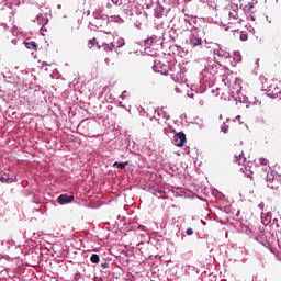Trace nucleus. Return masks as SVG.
<instances>
[{
    "label": "nucleus",
    "mask_w": 281,
    "mask_h": 281,
    "mask_svg": "<svg viewBox=\"0 0 281 281\" xmlns=\"http://www.w3.org/2000/svg\"><path fill=\"white\" fill-rule=\"evenodd\" d=\"M172 142L175 146H178V148H182V146H184L187 142L186 134L183 132L175 134Z\"/></svg>",
    "instance_id": "nucleus-1"
},
{
    "label": "nucleus",
    "mask_w": 281,
    "mask_h": 281,
    "mask_svg": "<svg viewBox=\"0 0 281 281\" xmlns=\"http://www.w3.org/2000/svg\"><path fill=\"white\" fill-rule=\"evenodd\" d=\"M236 23H240V15L238 14V10H231L228 12V25H236Z\"/></svg>",
    "instance_id": "nucleus-2"
},
{
    "label": "nucleus",
    "mask_w": 281,
    "mask_h": 281,
    "mask_svg": "<svg viewBox=\"0 0 281 281\" xmlns=\"http://www.w3.org/2000/svg\"><path fill=\"white\" fill-rule=\"evenodd\" d=\"M0 181L1 183H14L16 181V176L14 173H0Z\"/></svg>",
    "instance_id": "nucleus-3"
},
{
    "label": "nucleus",
    "mask_w": 281,
    "mask_h": 281,
    "mask_svg": "<svg viewBox=\"0 0 281 281\" xmlns=\"http://www.w3.org/2000/svg\"><path fill=\"white\" fill-rule=\"evenodd\" d=\"M278 179H280V176H278L276 172L273 171L268 172L266 176L267 187L269 188V186H271V183H273V181H277Z\"/></svg>",
    "instance_id": "nucleus-4"
},
{
    "label": "nucleus",
    "mask_w": 281,
    "mask_h": 281,
    "mask_svg": "<svg viewBox=\"0 0 281 281\" xmlns=\"http://www.w3.org/2000/svg\"><path fill=\"white\" fill-rule=\"evenodd\" d=\"M57 201L60 203V205H65L74 201V195L61 194L58 196Z\"/></svg>",
    "instance_id": "nucleus-5"
},
{
    "label": "nucleus",
    "mask_w": 281,
    "mask_h": 281,
    "mask_svg": "<svg viewBox=\"0 0 281 281\" xmlns=\"http://www.w3.org/2000/svg\"><path fill=\"white\" fill-rule=\"evenodd\" d=\"M268 91H271L274 98H280L281 87H279L278 83H273L268 87Z\"/></svg>",
    "instance_id": "nucleus-6"
},
{
    "label": "nucleus",
    "mask_w": 281,
    "mask_h": 281,
    "mask_svg": "<svg viewBox=\"0 0 281 281\" xmlns=\"http://www.w3.org/2000/svg\"><path fill=\"white\" fill-rule=\"evenodd\" d=\"M191 45L192 47H201V45H203V40H201V37H196V36H192L190 38Z\"/></svg>",
    "instance_id": "nucleus-7"
},
{
    "label": "nucleus",
    "mask_w": 281,
    "mask_h": 281,
    "mask_svg": "<svg viewBox=\"0 0 281 281\" xmlns=\"http://www.w3.org/2000/svg\"><path fill=\"white\" fill-rule=\"evenodd\" d=\"M235 162L238 164V166L245 164V156L243 155V150H239L235 154Z\"/></svg>",
    "instance_id": "nucleus-8"
},
{
    "label": "nucleus",
    "mask_w": 281,
    "mask_h": 281,
    "mask_svg": "<svg viewBox=\"0 0 281 281\" xmlns=\"http://www.w3.org/2000/svg\"><path fill=\"white\" fill-rule=\"evenodd\" d=\"M268 188H270V190H281V178L274 180Z\"/></svg>",
    "instance_id": "nucleus-9"
},
{
    "label": "nucleus",
    "mask_w": 281,
    "mask_h": 281,
    "mask_svg": "<svg viewBox=\"0 0 281 281\" xmlns=\"http://www.w3.org/2000/svg\"><path fill=\"white\" fill-rule=\"evenodd\" d=\"M154 16H156V19H161V16H164V7H156Z\"/></svg>",
    "instance_id": "nucleus-10"
},
{
    "label": "nucleus",
    "mask_w": 281,
    "mask_h": 281,
    "mask_svg": "<svg viewBox=\"0 0 281 281\" xmlns=\"http://www.w3.org/2000/svg\"><path fill=\"white\" fill-rule=\"evenodd\" d=\"M25 47L27 49H34V52H36V49L38 48V44H36V42L34 41H31L25 43Z\"/></svg>",
    "instance_id": "nucleus-11"
},
{
    "label": "nucleus",
    "mask_w": 281,
    "mask_h": 281,
    "mask_svg": "<svg viewBox=\"0 0 281 281\" xmlns=\"http://www.w3.org/2000/svg\"><path fill=\"white\" fill-rule=\"evenodd\" d=\"M128 164V161H125V162H114L113 164V167L114 168H119V170H124L126 168V165Z\"/></svg>",
    "instance_id": "nucleus-12"
},
{
    "label": "nucleus",
    "mask_w": 281,
    "mask_h": 281,
    "mask_svg": "<svg viewBox=\"0 0 281 281\" xmlns=\"http://www.w3.org/2000/svg\"><path fill=\"white\" fill-rule=\"evenodd\" d=\"M36 21H37L38 25H46V23H47V19H45V16H43V15H37Z\"/></svg>",
    "instance_id": "nucleus-13"
},
{
    "label": "nucleus",
    "mask_w": 281,
    "mask_h": 281,
    "mask_svg": "<svg viewBox=\"0 0 281 281\" xmlns=\"http://www.w3.org/2000/svg\"><path fill=\"white\" fill-rule=\"evenodd\" d=\"M105 52H113L115 44L113 42H110V44L103 45Z\"/></svg>",
    "instance_id": "nucleus-14"
},
{
    "label": "nucleus",
    "mask_w": 281,
    "mask_h": 281,
    "mask_svg": "<svg viewBox=\"0 0 281 281\" xmlns=\"http://www.w3.org/2000/svg\"><path fill=\"white\" fill-rule=\"evenodd\" d=\"M112 43L115 44V47H123V45L125 44L124 38L122 37L116 38V41L114 40Z\"/></svg>",
    "instance_id": "nucleus-15"
},
{
    "label": "nucleus",
    "mask_w": 281,
    "mask_h": 281,
    "mask_svg": "<svg viewBox=\"0 0 281 281\" xmlns=\"http://www.w3.org/2000/svg\"><path fill=\"white\" fill-rule=\"evenodd\" d=\"M90 260H91V262H93V265H98V262H100V256L93 254V255L90 257Z\"/></svg>",
    "instance_id": "nucleus-16"
},
{
    "label": "nucleus",
    "mask_w": 281,
    "mask_h": 281,
    "mask_svg": "<svg viewBox=\"0 0 281 281\" xmlns=\"http://www.w3.org/2000/svg\"><path fill=\"white\" fill-rule=\"evenodd\" d=\"M88 47H89V49H93V47H95V38H92L89 41Z\"/></svg>",
    "instance_id": "nucleus-17"
},
{
    "label": "nucleus",
    "mask_w": 281,
    "mask_h": 281,
    "mask_svg": "<svg viewBox=\"0 0 281 281\" xmlns=\"http://www.w3.org/2000/svg\"><path fill=\"white\" fill-rule=\"evenodd\" d=\"M259 164H261V166H268L269 160L267 158H259Z\"/></svg>",
    "instance_id": "nucleus-18"
},
{
    "label": "nucleus",
    "mask_w": 281,
    "mask_h": 281,
    "mask_svg": "<svg viewBox=\"0 0 281 281\" xmlns=\"http://www.w3.org/2000/svg\"><path fill=\"white\" fill-rule=\"evenodd\" d=\"M249 38V35L246 32L240 33V41H247Z\"/></svg>",
    "instance_id": "nucleus-19"
},
{
    "label": "nucleus",
    "mask_w": 281,
    "mask_h": 281,
    "mask_svg": "<svg viewBox=\"0 0 281 281\" xmlns=\"http://www.w3.org/2000/svg\"><path fill=\"white\" fill-rule=\"evenodd\" d=\"M186 234H187L188 236H192V234H194V229H192V228H187Z\"/></svg>",
    "instance_id": "nucleus-20"
},
{
    "label": "nucleus",
    "mask_w": 281,
    "mask_h": 281,
    "mask_svg": "<svg viewBox=\"0 0 281 281\" xmlns=\"http://www.w3.org/2000/svg\"><path fill=\"white\" fill-rule=\"evenodd\" d=\"M221 131H223V133H227V131H229V126L222 125Z\"/></svg>",
    "instance_id": "nucleus-21"
},
{
    "label": "nucleus",
    "mask_w": 281,
    "mask_h": 281,
    "mask_svg": "<svg viewBox=\"0 0 281 281\" xmlns=\"http://www.w3.org/2000/svg\"><path fill=\"white\" fill-rule=\"evenodd\" d=\"M145 45H153V38L145 40Z\"/></svg>",
    "instance_id": "nucleus-22"
},
{
    "label": "nucleus",
    "mask_w": 281,
    "mask_h": 281,
    "mask_svg": "<svg viewBox=\"0 0 281 281\" xmlns=\"http://www.w3.org/2000/svg\"><path fill=\"white\" fill-rule=\"evenodd\" d=\"M247 177H250V179H252L251 173H247Z\"/></svg>",
    "instance_id": "nucleus-23"
},
{
    "label": "nucleus",
    "mask_w": 281,
    "mask_h": 281,
    "mask_svg": "<svg viewBox=\"0 0 281 281\" xmlns=\"http://www.w3.org/2000/svg\"><path fill=\"white\" fill-rule=\"evenodd\" d=\"M236 120H240V115H237V116H236Z\"/></svg>",
    "instance_id": "nucleus-24"
},
{
    "label": "nucleus",
    "mask_w": 281,
    "mask_h": 281,
    "mask_svg": "<svg viewBox=\"0 0 281 281\" xmlns=\"http://www.w3.org/2000/svg\"><path fill=\"white\" fill-rule=\"evenodd\" d=\"M259 207H262V204H259Z\"/></svg>",
    "instance_id": "nucleus-25"
}]
</instances>
